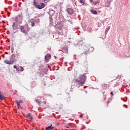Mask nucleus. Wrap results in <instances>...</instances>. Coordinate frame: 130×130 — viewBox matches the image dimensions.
I'll return each mask as SVG.
<instances>
[{
    "instance_id": "obj_20",
    "label": "nucleus",
    "mask_w": 130,
    "mask_h": 130,
    "mask_svg": "<svg viewBox=\"0 0 130 130\" xmlns=\"http://www.w3.org/2000/svg\"><path fill=\"white\" fill-rule=\"evenodd\" d=\"M66 127H67L68 128H70V124L66 125Z\"/></svg>"
},
{
    "instance_id": "obj_18",
    "label": "nucleus",
    "mask_w": 130,
    "mask_h": 130,
    "mask_svg": "<svg viewBox=\"0 0 130 130\" xmlns=\"http://www.w3.org/2000/svg\"><path fill=\"white\" fill-rule=\"evenodd\" d=\"M31 26H32V27H34V26H35V23H34V22L31 21Z\"/></svg>"
},
{
    "instance_id": "obj_1",
    "label": "nucleus",
    "mask_w": 130,
    "mask_h": 130,
    "mask_svg": "<svg viewBox=\"0 0 130 130\" xmlns=\"http://www.w3.org/2000/svg\"><path fill=\"white\" fill-rule=\"evenodd\" d=\"M86 75L83 74L80 75L79 77L78 78L77 80L76 81V84L77 85L79 86H84V84H85V82L86 81Z\"/></svg>"
},
{
    "instance_id": "obj_4",
    "label": "nucleus",
    "mask_w": 130,
    "mask_h": 130,
    "mask_svg": "<svg viewBox=\"0 0 130 130\" xmlns=\"http://www.w3.org/2000/svg\"><path fill=\"white\" fill-rule=\"evenodd\" d=\"M67 12L69 15H73L74 14V9L69 8L67 9Z\"/></svg>"
},
{
    "instance_id": "obj_10",
    "label": "nucleus",
    "mask_w": 130,
    "mask_h": 130,
    "mask_svg": "<svg viewBox=\"0 0 130 130\" xmlns=\"http://www.w3.org/2000/svg\"><path fill=\"white\" fill-rule=\"evenodd\" d=\"M57 27L59 30H61V29H62V24L60 23H57Z\"/></svg>"
},
{
    "instance_id": "obj_3",
    "label": "nucleus",
    "mask_w": 130,
    "mask_h": 130,
    "mask_svg": "<svg viewBox=\"0 0 130 130\" xmlns=\"http://www.w3.org/2000/svg\"><path fill=\"white\" fill-rule=\"evenodd\" d=\"M34 5H35V7H36V8H37V9H39V10H41V9H43V8H44V7L45 6V5H44V3H41L38 5L35 3V2H34Z\"/></svg>"
},
{
    "instance_id": "obj_29",
    "label": "nucleus",
    "mask_w": 130,
    "mask_h": 130,
    "mask_svg": "<svg viewBox=\"0 0 130 130\" xmlns=\"http://www.w3.org/2000/svg\"><path fill=\"white\" fill-rule=\"evenodd\" d=\"M113 92H111V95H113Z\"/></svg>"
},
{
    "instance_id": "obj_26",
    "label": "nucleus",
    "mask_w": 130,
    "mask_h": 130,
    "mask_svg": "<svg viewBox=\"0 0 130 130\" xmlns=\"http://www.w3.org/2000/svg\"><path fill=\"white\" fill-rule=\"evenodd\" d=\"M17 21H18L17 17H16L15 19V21L17 22Z\"/></svg>"
},
{
    "instance_id": "obj_17",
    "label": "nucleus",
    "mask_w": 130,
    "mask_h": 130,
    "mask_svg": "<svg viewBox=\"0 0 130 130\" xmlns=\"http://www.w3.org/2000/svg\"><path fill=\"white\" fill-rule=\"evenodd\" d=\"M79 3L81 4L83 6H84V0H80Z\"/></svg>"
},
{
    "instance_id": "obj_21",
    "label": "nucleus",
    "mask_w": 130,
    "mask_h": 130,
    "mask_svg": "<svg viewBox=\"0 0 130 130\" xmlns=\"http://www.w3.org/2000/svg\"><path fill=\"white\" fill-rule=\"evenodd\" d=\"M29 117V119H30V120H32V119H33V117H32V116H30Z\"/></svg>"
},
{
    "instance_id": "obj_23",
    "label": "nucleus",
    "mask_w": 130,
    "mask_h": 130,
    "mask_svg": "<svg viewBox=\"0 0 130 130\" xmlns=\"http://www.w3.org/2000/svg\"><path fill=\"white\" fill-rule=\"evenodd\" d=\"M30 116H31V114H28L27 117H30Z\"/></svg>"
},
{
    "instance_id": "obj_27",
    "label": "nucleus",
    "mask_w": 130,
    "mask_h": 130,
    "mask_svg": "<svg viewBox=\"0 0 130 130\" xmlns=\"http://www.w3.org/2000/svg\"><path fill=\"white\" fill-rule=\"evenodd\" d=\"M80 117H81V118L83 117V115H80Z\"/></svg>"
},
{
    "instance_id": "obj_28",
    "label": "nucleus",
    "mask_w": 130,
    "mask_h": 130,
    "mask_svg": "<svg viewBox=\"0 0 130 130\" xmlns=\"http://www.w3.org/2000/svg\"><path fill=\"white\" fill-rule=\"evenodd\" d=\"M44 2H47V0H44Z\"/></svg>"
},
{
    "instance_id": "obj_15",
    "label": "nucleus",
    "mask_w": 130,
    "mask_h": 130,
    "mask_svg": "<svg viewBox=\"0 0 130 130\" xmlns=\"http://www.w3.org/2000/svg\"><path fill=\"white\" fill-rule=\"evenodd\" d=\"M110 29V26H109L108 27H107V28L105 30V34H107L109 30Z\"/></svg>"
},
{
    "instance_id": "obj_22",
    "label": "nucleus",
    "mask_w": 130,
    "mask_h": 130,
    "mask_svg": "<svg viewBox=\"0 0 130 130\" xmlns=\"http://www.w3.org/2000/svg\"><path fill=\"white\" fill-rule=\"evenodd\" d=\"M107 3L108 4H110V3H111V0H109V1H107Z\"/></svg>"
},
{
    "instance_id": "obj_14",
    "label": "nucleus",
    "mask_w": 130,
    "mask_h": 130,
    "mask_svg": "<svg viewBox=\"0 0 130 130\" xmlns=\"http://www.w3.org/2000/svg\"><path fill=\"white\" fill-rule=\"evenodd\" d=\"M52 125L51 124L50 126H49L46 127V129H47V130H48V129H52L54 128V127L51 126Z\"/></svg>"
},
{
    "instance_id": "obj_16",
    "label": "nucleus",
    "mask_w": 130,
    "mask_h": 130,
    "mask_svg": "<svg viewBox=\"0 0 130 130\" xmlns=\"http://www.w3.org/2000/svg\"><path fill=\"white\" fill-rule=\"evenodd\" d=\"M4 98H5V96L0 93V100H4Z\"/></svg>"
},
{
    "instance_id": "obj_6",
    "label": "nucleus",
    "mask_w": 130,
    "mask_h": 130,
    "mask_svg": "<svg viewBox=\"0 0 130 130\" xmlns=\"http://www.w3.org/2000/svg\"><path fill=\"white\" fill-rule=\"evenodd\" d=\"M4 63H6V64H13V63H14V61H12V60L9 61L8 60H5Z\"/></svg>"
},
{
    "instance_id": "obj_19",
    "label": "nucleus",
    "mask_w": 130,
    "mask_h": 130,
    "mask_svg": "<svg viewBox=\"0 0 130 130\" xmlns=\"http://www.w3.org/2000/svg\"><path fill=\"white\" fill-rule=\"evenodd\" d=\"M20 72H23V71H24V68H23V67H20Z\"/></svg>"
},
{
    "instance_id": "obj_24",
    "label": "nucleus",
    "mask_w": 130,
    "mask_h": 130,
    "mask_svg": "<svg viewBox=\"0 0 130 130\" xmlns=\"http://www.w3.org/2000/svg\"><path fill=\"white\" fill-rule=\"evenodd\" d=\"M14 69H17V66L16 65H15L14 67H13Z\"/></svg>"
},
{
    "instance_id": "obj_9",
    "label": "nucleus",
    "mask_w": 130,
    "mask_h": 130,
    "mask_svg": "<svg viewBox=\"0 0 130 130\" xmlns=\"http://www.w3.org/2000/svg\"><path fill=\"white\" fill-rule=\"evenodd\" d=\"M50 54H48L45 55V60H49L50 59Z\"/></svg>"
},
{
    "instance_id": "obj_8",
    "label": "nucleus",
    "mask_w": 130,
    "mask_h": 130,
    "mask_svg": "<svg viewBox=\"0 0 130 130\" xmlns=\"http://www.w3.org/2000/svg\"><path fill=\"white\" fill-rule=\"evenodd\" d=\"M90 3L91 4H93V5H97V4H99L100 2L98 0H89Z\"/></svg>"
},
{
    "instance_id": "obj_13",
    "label": "nucleus",
    "mask_w": 130,
    "mask_h": 130,
    "mask_svg": "<svg viewBox=\"0 0 130 130\" xmlns=\"http://www.w3.org/2000/svg\"><path fill=\"white\" fill-rule=\"evenodd\" d=\"M90 12L91 14H93V15H97V14H98V12L95 10H91Z\"/></svg>"
},
{
    "instance_id": "obj_11",
    "label": "nucleus",
    "mask_w": 130,
    "mask_h": 130,
    "mask_svg": "<svg viewBox=\"0 0 130 130\" xmlns=\"http://www.w3.org/2000/svg\"><path fill=\"white\" fill-rule=\"evenodd\" d=\"M12 27H13V30H16V29H17V23L16 22H14L13 23Z\"/></svg>"
},
{
    "instance_id": "obj_7",
    "label": "nucleus",
    "mask_w": 130,
    "mask_h": 130,
    "mask_svg": "<svg viewBox=\"0 0 130 130\" xmlns=\"http://www.w3.org/2000/svg\"><path fill=\"white\" fill-rule=\"evenodd\" d=\"M15 103H16L18 109H20V104H21V103H23V101L19 100V102H18V101H16Z\"/></svg>"
},
{
    "instance_id": "obj_5",
    "label": "nucleus",
    "mask_w": 130,
    "mask_h": 130,
    "mask_svg": "<svg viewBox=\"0 0 130 130\" xmlns=\"http://www.w3.org/2000/svg\"><path fill=\"white\" fill-rule=\"evenodd\" d=\"M82 47L84 49V53H85V54H87V53L89 52L90 50H89V48H88V47H86V46H83Z\"/></svg>"
},
{
    "instance_id": "obj_12",
    "label": "nucleus",
    "mask_w": 130,
    "mask_h": 130,
    "mask_svg": "<svg viewBox=\"0 0 130 130\" xmlns=\"http://www.w3.org/2000/svg\"><path fill=\"white\" fill-rule=\"evenodd\" d=\"M49 15H50V16H53V15H54V11L52 10H50L49 12Z\"/></svg>"
},
{
    "instance_id": "obj_2",
    "label": "nucleus",
    "mask_w": 130,
    "mask_h": 130,
    "mask_svg": "<svg viewBox=\"0 0 130 130\" xmlns=\"http://www.w3.org/2000/svg\"><path fill=\"white\" fill-rule=\"evenodd\" d=\"M20 30L22 33H28L30 31V28L28 26L21 25L19 26Z\"/></svg>"
},
{
    "instance_id": "obj_25",
    "label": "nucleus",
    "mask_w": 130,
    "mask_h": 130,
    "mask_svg": "<svg viewBox=\"0 0 130 130\" xmlns=\"http://www.w3.org/2000/svg\"><path fill=\"white\" fill-rule=\"evenodd\" d=\"M50 20L51 22H52V17L50 18Z\"/></svg>"
}]
</instances>
